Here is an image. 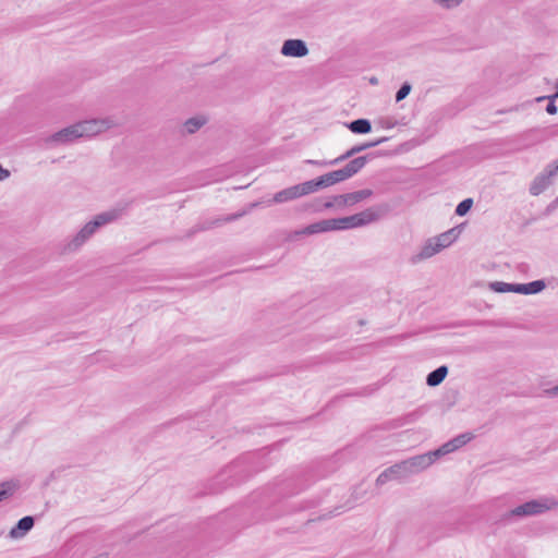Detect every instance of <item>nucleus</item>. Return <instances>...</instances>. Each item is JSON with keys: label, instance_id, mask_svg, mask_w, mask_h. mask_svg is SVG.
I'll return each mask as SVG.
<instances>
[{"label": "nucleus", "instance_id": "f257e3e1", "mask_svg": "<svg viewBox=\"0 0 558 558\" xmlns=\"http://www.w3.org/2000/svg\"><path fill=\"white\" fill-rule=\"evenodd\" d=\"M120 209H111L108 211L100 213L94 217L93 220L88 221L83 228L64 245V253H72L77 251L83 244L88 241L96 231L121 217Z\"/></svg>", "mask_w": 558, "mask_h": 558}, {"label": "nucleus", "instance_id": "f03ea898", "mask_svg": "<svg viewBox=\"0 0 558 558\" xmlns=\"http://www.w3.org/2000/svg\"><path fill=\"white\" fill-rule=\"evenodd\" d=\"M471 439H472L471 434H469V433L461 434V435H458L457 437L452 438L451 440L445 442L438 449L418 454V471H423V470L427 469L436 460H438L439 458H441L448 453H451V452L458 450L459 448L466 445Z\"/></svg>", "mask_w": 558, "mask_h": 558}, {"label": "nucleus", "instance_id": "7ed1b4c3", "mask_svg": "<svg viewBox=\"0 0 558 558\" xmlns=\"http://www.w3.org/2000/svg\"><path fill=\"white\" fill-rule=\"evenodd\" d=\"M418 472V456H415L386 469L378 475L376 484L381 486L391 481H401Z\"/></svg>", "mask_w": 558, "mask_h": 558}, {"label": "nucleus", "instance_id": "20e7f679", "mask_svg": "<svg viewBox=\"0 0 558 558\" xmlns=\"http://www.w3.org/2000/svg\"><path fill=\"white\" fill-rule=\"evenodd\" d=\"M556 505L557 501L553 498L530 500L506 512L502 515V521L508 522L514 517H527L539 514L553 509Z\"/></svg>", "mask_w": 558, "mask_h": 558}, {"label": "nucleus", "instance_id": "39448f33", "mask_svg": "<svg viewBox=\"0 0 558 558\" xmlns=\"http://www.w3.org/2000/svg\"><path fill=\"white\" fill-rule=\"evenodd\" d=\"M380 217L379 211L375 208H367L361 213L352 216L330 219L332 231L345 230L366 226L371 222L378 220Z\"/></svg>", "mask_w": 558, "mask_h": 558}, {"label": "nucleus", "instance_id": "423d86ee", "mask_svg": "<svg viewBox=\"0 0 558 558\" xmlns=\"http://www.w3.org/2000/svg\"><path fill=\"white\" fill-rule=\"evenodd\" d=\"M118 125L119 124L111 117L90 119L77 122V126L82 137H93Z\"/></svg>", "mask_w": 558, "mask_h": 558}, {"label": "nucleus", "instance_id": "0eeeda50", "mask_svg": "<svg viewBox=\"0 0 558 558\" xmlns=\"http://www.w3.org/2000/svg\"><path fill=\"white\" fill-rule=\"evenodd\" d=\"M307 194H311V191H310V187H308V184L306 181V182H303V183H300V184H296V185H293V186H290V187H287L284 190L277 192L274 195L272 199L268 202V204L269 205L272 203L281 204V203L296 199V198L307 195Z\"/></svg>", "mask_w": 558, "mask_h": 558}, {"label": "nucleus", "instance_id": "6e6552de", "mask_svg": "<svg viewBox=\"0 0 558 558\" xmlns=\"http://www.w3.org/2000/svg\"><path fill=\"white\" fill-rule=\"evenodd\" d=\"M345 181L344 174L341 169L328 172L315 180L307 181L311 193H314L320 189L331 186L336 183Z\"/></svg>", "mask_w": 558, "mask_h": 558}, {"label": "nucleus", "instance_id": "1a4fd4ad", "mask_svg": "<svg viewBox=\"0 0 558 558\" xmlns=\"http://www.w3.org/2000/svg\"><path fill=\"white\" fill-rule=\"evenodd\" d=\"M81 133L77 126V123H74L70 126H66L47 138V143H56V144H70L77 138H81Z\"/></svg>", "mask_w": 558, "mask_h": 558}, {"label": "nucleus", "instance_id": "9d476101", "mask_svg": "<svg viewBox=\"0 0 558 558\" xmlns=\"http://www.w3.org/2000/svg\"><path fill=\"white\" fill-rule=\"evenodd\" d=\"M280 52L284 57L303 58L308 54V48L302 39H287L283 41Z\"/></svg>", "mask_w": 558, "mask_h": 558}, {"label": "nucleus", "instance_id": "9b49d317", "mask_svg": "<svg viewBox=\"0 0 558 558\" xmlns=\"http://www.w3.org/2000/svg\"><path fill=\"white\" fill-rule=\"evenodd\" d=\"M555 174L556 170L548 167L543 173L535 177V179L531 183L530 193L534 196L539 195L551 184V178Z\"/></svg>", "mask_w": 558, "mask_h": 558}, {"label": "nucleus", "instance_id": "f8f14e48", "mask_svg": "<svg viewBox=\"0 0 558 558\" xmlns=\"http://www.w3.org/2000/svg\"><path fill=\"white\" fill-rule=\"evenodd\" d=\"M327 231H332L330 219L320 220V221L312 223L301 230H296L290 235V239L293 240L300 235H311V234H316V233H322V232H327Z\"/></svg>", "mask_w": 558, "mask_h": 558}, {"label": "nucleus", "instance_id": "ddd939ff", "mask_svg": "<svg viewBox=\"0 0 558 558\" xmlns=\"http://www.w3.org/2000/svg\"><path fill=\"white\" fill-rule=\"evenodd\" d=\"M35 520L31 515L20 519L14 527L11 529L9 535L12 538H21L25 536L34 526Z\"/></svg>", "mask_w": 558, "mask_h": 558}, {"label": "nucleus", "instance_id": "4468645a", "mask_svg": "<svg viewBox=\"0 0 558 558\" xmlns=\"http://www.w3.org/2000/svg\"><path fill=\"white\" fill-rule=\"evenodd\" d=\"M490 290L498 293L514 292L524 294L523 283H507L502 281H494L489 283Z\"/></svg>", "mask_w": 558, "mask_h": 558}, {"label": "nucleus", "instance_id": "2eb2a0df", "mask_svg": "<svg viewBox=\"0 0 558 558\" xmlns=\"http://www.w3.org/2000/svg\"><path fill=\"white\" fill-rule=\"evenodd\" d=\"M367 161L366 156H360L351 161H349L343 168H341L345 180L352 178L354 174H356L365 165Z\"/></svg>", "mask_w": 558, "mask_h": 558}, {"label": "nucleus", "instance_id": "dca6fc26", "mask_svg": "<svg viewBox=\"0 0 558 558\" xmlns=\"http://www.w3.org/2000/svg\"><path fill=\"white\" fill-rule=\"evenodd\" d=\"M207 123V118L204 116H196L187 119L183 123V134H194Z\"/></svg>", "mask_w": 558, "mask_h": 558}, {"label": "nucleus", "instance_id": "f3484780", "mask_svg": "<svg viewBox=\"0 0 558 558\" xmlns=\"http://www.w3.org/2000/svg\"><path fill=\"white\" fill-rule=\"evenodd\" d=\"M362 493L363 490H345V495L342 496V498H347L345 504L336 507L333 512H336V514H339L344 510L353 508L355 502L362 498Z\"/></svg>", "mask_w": 558, "mask_h": 558}, {"label": "nucleus", "instance_id": "a211bd4d", "mask_svg": "<svg viewBox=\"0 0 558 558\" xmlns=\"http://www.w3.org/2000/svg\"><path fill=\"white\" fill-rule=\"evenodd\" d=\"M345 126L355 134H367L372 131L371 121L363 118L345 123Z\"/></svg>", "mask_w": 558, "mask_h": 558}, {"label": "nucleus", "instance_id": "6ab92c4d", "mask_svg": "<svg viewBox=\"0 0 558 558\" xmlns=\"http://www.w3.org/2000/svg\"><path fill=\"white\" fill-rule=\"evenodd\" d=\"M258 205H259V203H252V204L248 205V209L247 210H243L241 213L228 215V216H226L223 218L216 219L213 222H210L209 225L203 226L202 230L209 229V228H211L214 226H219V225H221L223 222H230V221L236 220V219L243 217L244 215H246L251 209L255 208Z\"/></svg>", "mask_w": 558, "mask_h": 558}, {"label": "nucleus", "instance_id": "aec40b11", "mask_svg": "<svg viewBox=\"0 0 558 558\" xmlns=\"http://www.w3.org/2000/svg\"><path fill=\"white\" fill-rule=\"evenodd\" d=\"M447 374H448V367L445 365H441L427 375L426 384L430 387H436L444 381Z\"/></svg>", "mask_w": 558, "mask_h": 558}, {"label": "nucleus", "instance_id": "412c9836", "mask_svg": "<svg viewBox=\"0 0 558 558\" xmlns=\"http://www.w3.org/2000/svg\"><path fill=\"white\" fill-rule=\"evenodd\" d=\"M457 236L458 233L453 228L432 239L435 240V242L437 243V247H441L444 250L450 246L456 241Z\"/></svg>", "mask_w": 558, "mask_h": 558}, {"label": "nucleus", "instance_id": "4be33fe9", "mask_svg": "<svg viewBox=\"0 0 558 558\" xmlns=\"http://www.w3.org/2000/svg\"><path fill=\"white\" fill-rule=\"evenodd\" d=\"M441 250V247H437V243L435 242V240L429 239L415 258L417 260L426 259L439 253Z\"/></svg>", "mask_w": 558, "mask_h": 558}, {"label": "nucleus", "instance_id": "5701e85b", "mask_svg": "<svg viewBox=\"0 0 558 558\" xmlns=\"http://www.w3.org/2000/svg\"><path fill=\"white\" fill-rule=\"evenodd\" d=\"M372 195H373L372 190L364 189V190L347 193L345 194L347 199H344V202L349 203V205L352 206L354 204H357V203L371 197Z\"/></svg>", "mask_w": 558, "mask_h": 558}, {"label": "nucleus", "instance_id": "b1692460", "mask_svg": "<svg viewBox=\"0 0 558 558\" xmlns=\"http://www.w3.org/2000/svg\"><path fill=\"white\" fill-rule=\"evenodd\" d=\"M33 485V481H31L27 476H16L12 477L8 481H4L0 484V488H20L22 486H31Z\"/></svg>", "mask_w": 558, "mask_h": 558}, {"label": "nucleus", "instance_id": "393cba45", "mask_svg": "<svg viewBox=\"0 0 558 558\" xmlns=\"http://www.w3.org/2000/svg\"><path fill=\"white\" fill-rule=\"evenodd\" d=\"M524 294H536L541 291H543L546 287L544 280H535L529 283H523Z\"/></svg>", "mask_w": 558, "mask_h": 558}, {"label": "nucleus", "instance_id": "a878e982", "mask_svg": "<svg viewBox=\"0 0 558 558\" xmlns=\"http://www.w3.org/2000/svg\"><path fill=\"white\" fill-rule=\"evenodd\" d=\"M361 151H363L362 145H355V146L351 147L349 150H347L343 155L337 157L333 160H329V163H340Z\"/></svg>", "mask_w": 558, "mask_h": 558}, {"label": "nucleus", "instance_id": "bb28decb", "mask_svg": "<svg viewBox=\"0 0 558 558\" xmlns=\"http://www.w3.org/2000/svg\"><path fill=\"white\" fill-rule=\"evenodd\" d=\"M473 206V199L472 198H465L462 202H460L456 208V215L458 216H464L466 215L470 209Z\"/></svg>", "mask_w": 558, "mask_h": 558}, {"label": "nucleus", "instance_id": "cd10ccee", "mask_svg": "<svg viewBox=\"0 0 558 558\" xmlns=\"http://www.w3.org/2000/svg\"><path fill=\"white\" fill-rule=\"evenodd\" d=\"M411 89H412V86L410 83H408V82L403 83L396 94V101L399 102V101L403 100L405 97H408V95L411 93Z\"/></svg>", "mask_w": 558, "mask_h": 558}, {"label": "nucleus", "instance_id": "c85d7f7f", "mask_svg": "<svg viewBox=\"0 0 558 558\" xmlns=\"http://www.w3.org/2000/svg\"><path fill=\"white\" fill-rule=\"evenodd\" d=\"M345 198V194H342V195H337L333 197V201L331 202H327L324 207L325 208H330V207H333L335 205L339 206V207H343V206H350L349 203L344 202Z\"/></svg>", "mask_w": 558, "mask_h": 558}, {"label": "nucleus", "instance_id": "c756f323", "mask_svg": "<svg viewBox=\"0 0 558 558\" xmlns=\"http://www.w3.org/2000/svg\"><path fill=\"white\" fill-rule=\"evenodd\" d=\"M463 0H434V3L445 8L452 9L458 7Z\"/></svg>", "mask_w": 558, "mask_h": 558}, {"label": "nucleus", "instance_id": "7c9ffc66", "mask_svg": "<svg viewBox=\"0 0 558 558\" xmlns=\"http://www.w3.org/2000/svg\"><path fill=\"white\" fill-rule=\"evenodd\" d=\"M386 141H387V137H380V138L376 140V141L367 142V143H364V144H361V145L363 147V150H365V149L378 146V145H380L381 143H384Z\"/></svg>", "mask_w": 558, "mask_h": 558}, {"label": "nucleus", "instance_id": "2f4dec72", "mask_svg": "<svg viewBox=\"0 0 558 558\" xmlns=\"http://www.w3.org/2000/svg\"><path fill=\"white\" fill-rule=\"evenodd\" d=\"M306 163H310V165H315V166H319V167H327V166H335L336 163H329V161L327 160H313V159H307L305 161Z\"/></svg>", "mask_w": 558, "mask_h": 558}, {"label": "nucleus", "instance_id": "473e14b6", "mask_svg": "<svg viewBox=\"0 0 558 558\" xmlns=\"http://www.w3.org/2000/svg\"><path fill=\"white\" fill-rule=\"evenodd\" d=\"M548 100H549V102H548V105L546 107L547 113H549V114L557 113V106L554 102L555 100H551V99H548Z\"/></svg>", "mask_w": 558, "mask_h": 558}, {"label": "nucleus", "instance_id": "72a5a7b5", "mask_svg": "<svg viewBox=\"0 0 558 558\" xmlns=\"http://www.w3.org/2000/svg\"><path fill=\"white\" fill-rule=\"evenodd\" d=\"M9 177H10L9 170L3 169L2 166L0 165V181L7 179Z\"/></svg>", "mask_w": 558, "mask_h": 558}, {"label": "nucleus", "instance_id": "f704fd0d", "mask_svg": "<svg viewBox=\"0 0 558 558\" xmlns=\"http://www.w3.org/2000/svg\"><path fill=\"white\" fill-rule=\"evenodd\" d=\"M10 490H0V501L10 496Z\"/></svg>", "mask_w": 558, "mask_h": 558}, {"label": "nucleus", "instance_id": "c9c22d12", "mask_svg": "<svg viewBox=\"0 0 558 558\" xmlns=\"http://www.w3.org/2000/svg\"><path fill=\"white\" fill-rule=\"evenodd\" d=\"M548 395H558V385L546 391Z\"/></svg>", "mask_w": 558, "mask_h": 558}, {"label": "nucleus", "instance_id": "e433bc0d", "mask_svg": "<svg viewBox=\"0 0 558 558\" xmlns=\"http://www.w3.org/2000/svg\"><path fill=\"white\" fill-rule=\"evenodd\" d=\"M369 82H371V84H377V78L376 77H372Z\"/></svg>", "mask_w": 558, "mask_h": 558}, {"label": "nucleus", "instance_id": "4c0bfd02", "mask_svg": "<svg viewBox=\"0 0 558 558\" xmlns=\"http://www.w3.org/2000/svg\"><path fill=\"white\" fill-rule=\"evenodd\" d=\"M553 169L556 170V173L558 172V159H557V162H556V165L554 166Z\"/></svg>", "mask_w": 558, "mask_h": 558}]
</instances>
